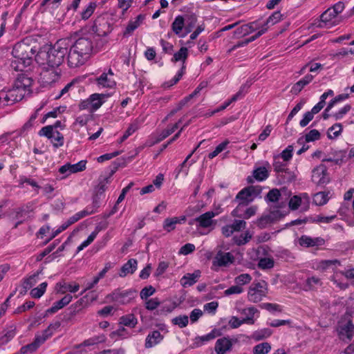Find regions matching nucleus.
<instances>
[{"instance_id":"1","label":"nucleus","mask_w":354,"mask_h":354,"mask_svg":"<svg viewBox=\"0 0 354 354\" xmlns=\"http://www.w3.org/2000/svg\"><path fill=\"white\" fill-rule=\"evenodd\" d=\"M68 47L69 44L66 39H59L47 50L43 48L39 51L36 61L46 71L52 70L55 75H58L56 69L63 63Z\"/></svg>"},{"instance_id":"2","label":"nucleus","mask_w":354,"mask_h":354,"mask_svg":"<svg viewBox=\"0 0 354 354\" xmlns=\"http://www.w3.org/2000/svg\"><path fill=\"white\" fill-rule=\"evenodd\" d=\"M12 54L14 59L10 66L16 71H23L31 64L35 50L26 44L18 43L13 47Z\"/></svg>"},{"instance_id":"3","label":"nucleus","mask_w":354,"mask_h":354,"mask_svg":"<svg viewBox=\"0 0 354 354\" xmlns=\"http://www.w3.org/2000/svg\"><path fill=\"white\" fill-rule=\"evenodd\" d=\"M61 326L59 321L50 324L48 327L45 329L41 335H37L34 341L26 346H24L20 349L21 354H30L35 351L43 344L50 337L52 336L53 333L58 329Z\"/></svg>"},{"instance_id":"4","label":"nucleus","mask_w":354,"mask_h":354,"mask_svg":"<svg viewBox=\"0 0 354 354\" xmlns=\"http://www.w3.org/2000/svg\"><path fill=\"white\" fill-rule=\"evenodd\" d=\"M136 297V292L132 289L122 290L115 289L111 294L106 297L108 302H115L118 304H128L131 303Z\"/></svg>"},{"instance_id":"5","label":"nucleus","mask_w":354,"mask_h":354,"mask_svg":"<svg viewBox=\"0 0 354 354\" xmlns=\"http://www.w3.org/2000/svg\"><path fill=\"white\" fill-rule=\"evenodd\" d=\"M268 294V283L262 280L253 282L248 288V299L252 303L261 301Z\"/></svg>"},{"instance_id":"6","label":"nucleus","mask_w":354,"mask_h":354,"mask_svg":"<svg viewBox=\"0 0 354 354\" xmlns=\"http://www.w3.org/2000/svg\"><path fill=\"white\" fill-rule=\"evenodd\" d=\"M93 36L92 35L80 37L72 46L75 48L76 50H78L80 53L88 58L93 48Z\"/></svg>"},{"instance_id":"7","label":"nucleus","mask_w":354,"mask_h":354,"mask_svg":"<svg viewBox=\"0 0 354 354\" xmlns=\"http://www.w3.org/2000/svg\"><path fill=\"white\" fill-rule=\"evenodd\" d=\"M321 22L317 25L320 28H330L337 24L341 21V19L335 14L332 9L328 8L320 16Z\"/></svg>"},{"instance_id":"8","label":"nucleus","mask_w":354,"mask_h":354,"mask_svg":"<svg viewBox=\"0 0 354 354\" xmlns=\"http://www.w3.org/2000/svg\"><path fill=\"white\" fill-rule=\"evenodd\" d=\"M113 19L109 17H98L94 24L95 32L98 36L105 37L113 30Z\"/></svg>"},{"instance_id":"9","label":"nucleus","mask_w":354,"mask_h":354,"mask_svg":"<svg viewBox=\"0 0 354 354\" xmlns=\"http://www.w3.org/2000/svg\"><path fill=\"white\" fill-rule=\"evenodd\" d=\"M26 91L21 87L17 86L15 84L14 86L8 90L6 95L3 97L6 102L5 105L13 104L21 100L26 95Z\"/></svg>"},{"instance_id":"10","label":"nucleus","mask_w":354,"mask_h":354,"mask_svg":"<svg viewBox=\"0 0 354 354\" xmlns=\"http://www.w3.org/2000/svg\"><path fill=\"white\" fill-rule=\"evenodd\" d=\"M68 64L71 68H76L83 65L87 60V57L76 50L72 46L68 50Z\"/></svg>"},{"instance_id":"11","label":"nucleus","mask_w":354,"mask_h":354,"mask_svg":"<svg viewBox=\"0 0 354 354\" xmlns=\"http://www.w3.org/2000/svg\"><path fill=\"white\" fill-rule=\"evenodd\" d=\"M312 180L318 185H322L328 182L326 167L320 165L313 170Z\"/></svg>"},{"instance_id":"12","label":"nucleus","mask_w":354,"mask_h":354,"mask_svg":"<svg viewBox=\"0 0 354 354\" xmlns=\"http://www.w3.org/2000/svg\"><path fill=\"white\" fill-rule=\"evenodd\" d=\"M218 214L217 212L208 211L196 218L195 221L198 223V226L201 227H209L215 224L213 218L218 215Z\"/></svg>"},{"instance_id":"13","label":"nucleus","mask_w":354,"mask_h":354,"mask_svg":"<svg viewBox=\"0 0 354 354\" xmlns=\"http://www.w3.org/2000/svg\"><path fill=\"white\" fill-rule=\"evenodd\" d=\"M236 339L232 340L226 337L218 339L215 344V352L216 354H225L231 349L233 343L236 342Z\"/></svg>"},{"instance_id":"14","label":"nucleus","mask_w":354,"mask_h":354,"mask_svg":"<svg viewBox=\"0 0 354 354\" xmlns=\"http://www.w3.org/2000/svg\"><path fill=\"white\" fill-rule=\"evenodd\" d=\"M96 81L97 84L103 88H113L116 84L111 69H109L108 73H103Z\"/></svg>"},{"instance_id":"15","label":"nucleus","mask_w":354,"mask_h":354,"mask_svg":"<svg viewBox=\"0 0 354 354\" xmlns=\"http://www.w3.org/2000/svg\"><path fill=\"white\" fill-rule=\"evenodd\" d=\"M338 332L342 339L345 340L347 339L350 340L354 336V325L351 321H348L345 324L341 323L339 326Z\"/></svg>"},{"instance_id":"16","label":"nucleus","mask_w":354,"mask_h":354,"mask_svg":"<svg viewBox=\"0 0 354 354\" xmlns=\"http://www.w3.org/2000/svg\"><path fill=\"white\" fill-rule=\"evenodd\" d=\"M234 256L230 252H218L213 261V264L218 266H227L233 263Z\"/></svg>"},{"instance_id":"17","label":"nucleus","mask_w":354,"mask_h":354,"mask_svg":"<svg viewBox=\"0 0 354 354\" xmlns=\"http://www.w3.org/2000/svg\"><path fill=\"white\" fill-rule=\"evenodd\" d=\"M236 199L239 200L240 203H239L236 208L234 210V212H239L241 207L248 205L249 203L253 201V198L251 196V194L248 190L247 187L243 189L238 193L236 196Z\"/></svg>"},{"instance_id":"18","label":"nucleus","mask_w":354,"mask_h":354,"mask_svg":"<svg viewBox=\"0 0 354 354\" xmlns=\"http://www.w3.org/2000/svg\"><path fill=\"white\" fill-rule=\"evenodd\" d=\"M325 241L322 237L311 238L306 235L301 236L299 239V243L306 248L323 245Z\"/></svg>"},{"instance_id":"19","label":"nucleus","mask_w":354,"mask_h":354,"mask_svg":"<svg viewBox=\"0 0 354 354\" xmlns=\"http://www.w3.org/2000/svg\"><path fill=\"white\" fill-rule=\"evenodd\" d=\"M145 17L143 15H138L134 20H130L123 32L124 37H128L143 22Z\"/></svg>"},{"instance_id":"20","label":"nucleus","mask_w":354,"mask_h":354,"mask_svg":"<svg viewBox=\"0 0 354 354\" xmlns=\"http://www.w3.org/2000/svg\"><path fill=\"white\" fill-rule=\"evenodd\" d=\"M73 297L68 294L66 295L63 298L60 300L55 302L53 305L46 310L47 313H55L58 311L59 309L64 308L65 306L68 305L72 300Z\"/></svg>"},{"instance_id":"21","label":"nucleus","mask_w":354,"mask_h":354,"mask_svg":"<svg viewBox=\"0 0 354 354\" xmlns=\"http://www.w3.org/2000/svg\"><path fill=\"white\" fill-rule=\"evenodd\" d=\"M163 339V335L158 330H154L149 333L146 338L145 347L147 348H151L159 344Z\"/></svg>"},{"instance_id":"22","label":"nucleus","mask_w":354,"mask_h":354,"mask_svg":"<svg viewBox=\"0 0 354 354\" xmlns=\"http://www.w3.org/2000/svg\"><path fill=\"white\" fill-rule=\"evenodd\" d=\"M138 262L134 259H129L126 263H124L119 272L120 277H124L128 274H133L137 268Z\"/></svg>"},{"instance_id":"23","label":"nucleus","mask_w":354,"mask_h":354,"mask_svg":"<svg viewBox=\"0 0 354 354\" xmlns=\"http://www.w3.org/2000/svg\"><path fill=\"white\" fill-rule=\"evenodd\" d=\"M201 277V271L197 270L193 273H188L183 276L180 279V284L183 287L191 286L194 285Z\"/></svg>"},{"instance_id":"24","label":"nucleus","mask_w":354,"mask_h":354,"mask_svg":"<svg viewBox=\"0 0 354 354\" xmlns=\"http://www.w3.org/2000/svg\"><path fill=\"white\" fill-rule=\"evenodd\" d=\"M314 77L312 75H306L304 78L295 83L291 88V93L294 95L299 94L303 88L312 82Z\"/></svg>"},{"instance_id":"25","label":"nucleus","mask_w":354,"mask_h":354,"mask_svg":"<svg viewBox=\"0 0 354 354\" xmlns=\"http://www.w3.org/2000/svg\"><path fill=\"white\" fill-rule=\"evenodd\" d=\"M185 221V217H171L167 218L164 221L163 223V229L169 232L174 230L176 228V224L181 223L182 222Z\"/></svg>"},{"instance_id":"26","label":"nucleus","mask_w":354,"mask_h":354,"mask_svg":"<svg viewBox=\"0 0 354 354\" xmlns=\"http://www.w3.org/2000/svg\"><path fill=\"white\" fill-rule=\"evenodd\" d=\"M56 288H58L57 291L62 294L65 293L66 291L74 293L79 290L80 286L78 283L75 282L72 283L59 282L56 284Z\"/></svg>"},{"instance_id":"27","label":"nucleus","mask_w":354,"mask_h":354,"mask_svg":"<svg viewBox=\"0 0 354 354\" xmlns=\"http://www.w3.org/2000/svg\"><path fill=\"white\" fill-rule=\"evenodd\" d=\"M109 95L106 94L94 93L90 96L91 108L93 111L98 109L104 103V99Z\"/></svg>"},{"instance_id":"28","label":"nucleus","mask_w":354,"mask_h":354,"mask_svg":"<svg viewBox=\"0 0 354 354\" xmlns=\"http://www.w3.org/2000/svg\"><path fill=\"white\" fill-rule=\"evenodd\" d=\"M60 127L63 128L61 121H57L53 125H48L41 128L39 132L40 136H46L47 138L53 137V133H55L54 129Z\"/></svg>"},{"instance_id":"29","label":"nucleus","mask_w":354,"mask_h":354,"mask_svg":"<svg viewBox=\"0 0 354 354\" xmlns=\"http://www.w3.org/2000/svg\"><path fill=\"white\" fill-rule=\"evenodd\" d=\"M119 323L123 326L134 328L138 324V319L133 313L127 314L120 318Z\"/></svg>"},{"instance_id":"30","label":"nucleus","mask_w":354,"mask_h":354,"mask_svg":"<svg viewBox=\"0 0 354 354\" xmlns=\"http://www.w3.org/2000/svg\"><path fill=\"white\" fill-rule=\"evenodd\" d=\"M185 19V31L186 34L192 32L194 27L196 26L197 22V16L194 14H187L183 17Z\"/></svg>"},{"instance_id":"31","label":"nucleus","mask_w":354,"mask_h":354,"mask_svg":"<svg viewBox=\"0 0 354 354\" xmlns=\"http://www.w3.org/2000/svg\"><path fill=\"white\" fill-rule=\"evenodd\" d=\"M184 27L185 28V24L183 16H177L171 24V30L176 35H179Z\"/></svg>"},{"instance_id":"32","label":"nucleus","mask_w":354,"mask_h":354,"mask_svg":"<svg viewBox=\"0 0 354 354\" xmlns=\"http://www.w3.org/2000/svg\"><path fill=\"white\" fill-rule=\"evenodd\" d=\"M322 286L321 279L316 277H308L306 281L305 290H313Z\"/></svg>"},{"instance_id":"33","label":"nucleus","mask_w":354,"mask_h":354,"mask_svg":"<svg viewBox=\"0 0 354 354\" xmlns=\"http://www.w3.org/2000/svg\"><path fill=\"white\" fill-rule=\"evenodd\" d=\"M272 333L270 328H262L254 331L252 334V338L255 341H260L269 337Z\"/></svg>"},{"instance_id":"34","label":"nucleus","mask_w":354,"mask_h":354,"mask_svg":"<svg viewBox=\"0 0 354 354\" xmlns=\"http://www.w3.org/2000/svg\"><path fill=\"white\" fill-rule=\"evenodd\" d=\"M243 324H252L251 317H244L243 319H239L237 317L233 316L229 321V325L232 328H237Z\"/></svg>"},{"instance_id":"35","label":"nucleus","mask_w":354,"mask_h":354,"mask_svg":"<svg viewBox=\"0 0 354 354\" xmlns=\"http://www.w3.org/2000/svg\"><path fill=\"white\" fill-rule=\"evenodd\" d=\"M268 176V171L265 167H258L253 171L254 178L259 181H263L266 180Z\"/></svg>"},{"instance_id":"36","label":"nucleus","mask_w":354,"mask_h":354,"mask_svg":"<svg viewBox=\"0 0 354 354\" xmlns=\"http://www.w3.org/2000/svg\"><path fill=\"white\" fill-rule=\"evenodd\" d=\"M271 350V345L268 342H263L253 348L254 354H268Z\"/></svg>"},{"instance_id":"37","label":"nucleus","mask_w":354,"mask_h":354,"mask_svg":"<svg viewBox=\"0 0 354 354\" xmlns=\"http://www.w3.org/2000/svg\"><path fill=\"white\" fill-rule=\"evenodd\" d=\"M328 193L319 192L314 195L313 203L316 205H324L328 202Z\"/></svg>"},{"instance_id":"38","label":"nucleus","mask_w":354,"mask_h":354,"mask_svg":"<svg viewBox=\"0 0 354 354\" xmlns=\"http://www.w3.org/2000/svg\"><path fill=\"white\" fill-rule=\"evenodd\" d=\"M273 215H263L257 221L256 223L259 228L263 229L266 228L270 224L273 223Z\"/></svg>"},{"instance_id":"39","label":"nucleus","mask_w":354,"mask_h":354,"mask_svg":"<svg viewBox=\"0 0 354 354\" xmlns=\"http://www.w3.org/2000/svg\"><path fill=\"white\" fill-rule=\"evenodd\" d=\"M187 56H188L187 48L186 47H182L178 52H176L174 55V57L171 59V61L174 62H176L178 61H182L184 64L185 60L187 58Z\"/></svg>"},{"instance_id":"40","label":"nucleus","mask_w":354,"mask_h":354,"mask_svg":"<svg viewBox=\"0 0 354 354\" xmlns=\"http://www.w3.org/2000/svg\"><path fill=\"white\" fill-rule=\"evenodd\" d=\"M48 283L46 282L41 283L38 287L31 290L30 295L33 298H40L45 292Z\"/></svg>"},{"instance_id":"41","label":"nucleus","mask_w":354,"mask_h":354,"mask_svg":"<svg viewBox=\"0 0 354 354\" xmlns=\"http://www.w3.org/2000/svg\"><path fill=\"white\" fill-rule=\"evenodd\" d=\"M340 266V261L337 259L322 260L319 263V268L323 270L329 268H337Z\"/></svg>"},{"instance_id":"42","label":"nucleus","mask_w":354,"mask_h":354,"mask_svg":"<svg viewBox=\"0 0 354 354\" xmlns=\"http://www.w3.org/2000/svg\"><path fill=\"white\" fill-rule=\"evenodd\" d=\"M106 338L104 335H97L84 340L81 345L84 346H93L101 342H104Z\"/></svg>"},{"instance_id":"43","label":"nucleus","mask_w":354,"mask_h":354,"mask_svg":"<svg viewBox=\"0 0 354 354\" xmlns=\"http://www.w3.org/2000/svg\"><path fill=\"white\" fill-rule=\"evenodd\" d=\"M17 86L21 87L26 91V93L28 91V88L32 84V80L29 77L23 76L19 77L15 83Z\"/></svg>"},{"instance_id":"44","label":"nucleus","mask_w":354,"mask_h":354,"mask_svg":"<svg viewBox=\"0 0 354 354\" xmlns=\"http://www.w3.org/2000/svg\"><path fill=\"white\" fill-rule=\"evenodd\" d=\"M171 322L174 325L178 326L180 328H185L189 322V317L187 315H180L171 319Z\"/></svg>"},{"instance_id":"45","label":"nucleus","mask_w":354,"mask_h":354,"mask_svg":"<svg viewBox=\"0 0 354 354\" xmlns=\"http://www.w3.org/2000/svg\"><path fill=\"white\" fill-rule=\"evenodd\" d=\"M41 273L40 272H37V273L30 276L28 278L26 279L23 283V288L25 290L30 289L37 283V278L39 274Z\"/></svg>"},{"instance_id":"46","label":"nucleus","mask_w":354,"mask_h":354,"mask_svg":"<svg viewBox=\"0 0 354 354\" xmlns=\"http://www.w3.org/2000/svg\"><path fill=\"white\" fill-rule=\"evenodd\" d=\"M252 239V235L246 232L239 236H234V241L237 245H242L247 243Z\"/></svg>"},{"instance_id":"47","label":"nucleus","mask_w":354,"mask_h":354,"mask_svg":"<svg viewBox=\"0 0 354 354\" xmlns=\"http://www.w3.org/2000/svg\"><path fill=\"white\" fill-rule=\"evenodd\" d=\"M283 19V15L279 12H274L271 16H270L266 20V24L263 26L266 27V26L270 24L274 25L277 22L280 21Z\"/></svg>"},{"instance_id":"48","label":"nucleus","mask_w":354,"mask_h":354,"mask_svg":"<svg viewBox=\"0 0 354 354\" xmlns=\"http://www.w3.org/2000/svg\"><path fill=\"white\" fill-rule=\"evenodd\" d=\"M342 130V126L339 123L335 124L328 129V138H335L339 136Z\"/></svg>"},{"instance_id":"49","label":"nucleus","mask_w":354,"mask_h":354,"mask_svg":"<svg viewBox=\"0 0 354 354\" xmlns=\"http://www.w3.org/2000/svg\"><path fill=\"white\" fill-rule=\"evenodd\" d=\"M48 138L51 139V142L55 147H59L64 145V137L62 134L57 131H55V133H53V137Z\"/></svg>"},{"instance_id":"50","label":"nucleus","mask_w":354,"mask_h":354,"mask_svg":"<svg viewBox=\"0 0 354 354\" xmlns=\"http://www.w3.org/2000/svg\"><path fill=\"white\" fill-rule=\"evenodd\" d=\"M274 264V260L271 258H261L258 263L259 268L266 270L273 268Z\"/></svg>"},{"instance_id":"51","label":"nucleus","mask_w":354,"mask_h":354,"mask_svg":"<svg viewBox=\"0 0 354 354\" xmlns=\"http://www.w3.org/2000/svg\"><path fill=\"white\" fill-rule=\"evenodd\" d=\"M97 4L95 2H91L86 8L82 11L81 15L82 18L84 20L88 19L93 13L96 8Z\"/></svg>"},{"instance_id":"52","label":"nucleus","mask_w":354,"mask_h":354,"mask_svg":"<svg viewBox=\"0 0 354 354\" xmlns=\"http://www.w3.org/2000/svg\"><path fill=\"white\" fill-rule=\"evenodd\" d=\"M321 134L317 129H312L305 135V141L307 142L319 140Z\"/></svg>"},{"instance_id":"53","label":"nucleus","mask_w":354,"mask_h":354,"mask_svg":"<svg viewBox=\"0 0 354 354\" xmlns=\"http://www.w3.org/2000/svg\"><path fill=\"white\" fill-rule=\"evenodd\" d=\"M251 280L252 277L249 274H241L234 279L235 283L240 286L249 283Z\"/></svg>"},{"instance_id":"54","label":"nucleus","mask_w":354,"mask_h":354,"mask_svg":"<svg viewBox=\"0 0 354 354\" xmlns=\"http://www.w3.org/2000/svg\"><path fill=\"white\" fill-rule=\"evenodd\" d=\"M256 211H257L256 207H250L246 209V210L245 211V212L243 215L239 214V212H234V211L232 212V214L234 216L243 217V218L248 219V218H250L251 216H254L256 214Z\"/></svg>"},{"instance_id":"55","label":"nucleus","mask_w":354,"mask_h":354,"mask_svg":"<svg viewBox=\"0 0 354 354\" xmlns=\"http://www.w3.org/2000/svg\"><path fill=\"white\" fill-rule=\"evenodd\" d=\"M229 144V142L227 140H225L221 144H219L214 151L209 153L208 155L209 158L212 159L215 158L216 156H218L220 153H221L225 148L227 147V145Z\"/></svg>"},{"instance_id":"56","label":"nucleus","mask_w":354,"mask_h":354,"mask_svg":"<svg viewBox=\"0 0 354 354\" xmlns=\"http://www.w3.org/2000/svg\"><path fill=\"white\" fill-rule=\"evenodd\" d=\"M241 315H244L245 317H251L252 324L254 323V315L258 312V310L254 307H249L239 310Z\"/></svg>"},{"instance_id":"57","label":"nucleus","mask_w":354,"mask_h":354,"mask_svg":"<svg viewBox=\"0 0 354 354\" xmlns=\"http://www.w3.org/2000/svg\"><path fill=\"white\" fill-rule=\"evenodd\" d=\"M216 337V335L215 330H212L211 333H209L205 335L196 337V343L198 346H201L205 342H208L209 340H212V339H214Z\"/></svg>"},{"instance_id":"58","label":"nucleus","mask_w":354,"mask_h":354,"mask_svg":"<svg viewBox=\"0 0 354 354\" xmlns=\"http://www.w3.org/2000/svg\"><path fill=\"white\" fill-rule=\"evenodd\" d=\"M86 160H80L77 163L71 165L70 164L71 170L70 172L71 174L77 173L79 171H82L86 169Z\"/></svg>"},{"instance_id":"59","label":"nucleus","mask_w":354,"mask_h":354,"mask_svg":"<svg viewBox=\"0 0 354 354\" xmlns=\"http://www.w3.org/2000/svg\"><path fill=\"white\" fill-rule=\"evenodd\" d=\"M302 198L299 196H292L289 201V207L292 210H296L301 205Z\"/></svg>"},{"instance_id":"60","label":"nucleus","mask_w":354,"mask_h":354,"mask_svg":"<svg viewBox=\"0 0 354 354\" xmlns=\"http://www.w3.org/2000/svg\"><path fill=\"white\" fill-rule=\"evenodd\" d=\"M138 125L137 124V123L131 124L128 127V129H127V131H125V133H124L122 137L120 138V143L124 142L126 139H127V138L129 136H130L131 134H133L136 130H138Z\"/></svg>"},{"instance_id":"61","label":"nucleus","mask_w":354,"mask_h":354,"mask_svg":"<svg viewBox=\"0 0 354 354\" xmlns=\"http://www.w3.org/2000/svg\"><path fill=\"white\" fill-rule=\"evenodd\" d=\"M293 146L288 145L280 154L284 161H289L292 157Z\"/></svg>"},{"instance_id":"62","label":"nucleus","mask_w":354,"mask_h":354,"mask_svg":"<svg viewBox=\"0 0 354 354\" xmlns=\"http://www.w3.org/2000/svg\"><path fill=\"white\" fill-rule=\"evenodd\" d=\"M280 196L281 194L279 189H272L267 194L266 198L270 202H277L278 201Z\"/></svg>"},{"instance_id":"63","label":"nucleus","mask_w":354,"mask_h":354,"mask_svg":"<svg viewBox=\"0 0 354 354\" xmlns=\"http://www.w3.org/2000/svg\"><path fill=\"white\" fill-rule=\"evenodd\" d=\"M89 214V212H88L86 210H83L81 212H79L76 213L74 216L69 218V219L67 221L68 222V224L71 225L75 222L78 221L80 218L87 216Z\"/></svg>"},{"instance_id":"64","label":"nucleus","mask_w":354,"mask_h":354,"mask_svg":"<svg viewBox=\"0 0 354 354\" xmlns=\"http://www.w3.org/2000/svg\"><path fill=\"white\" fill-rule=\"evenodd\" d=\"M100 230L101 229L99 227H96L95 230L88 236L87 239L81 243L82 246H84L85 248L89 245L94 241Z\"/></svg>"}]
</instances>
